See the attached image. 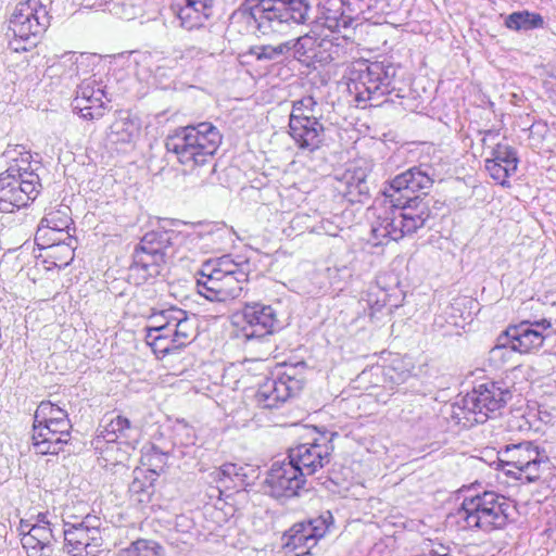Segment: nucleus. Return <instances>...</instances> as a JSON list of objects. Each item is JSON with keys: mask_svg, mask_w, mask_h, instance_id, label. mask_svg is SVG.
<instances>
[{"mask_svg": "<svg viewBox=\"0 0 556 556\" xmlns=\"http://www.w3.org/2000/svg\"><path fill=\"white\" fill-rule=\"evenodd\" d=\"M339 226L330 219H321L317 225H315L312 229L313 232L317 235H326L336 237L339 232Z\"/></svg>", "mask_w": 556, "mask_h": 556, "instance_id": "48", "label": "nucleus"}, {"mask_svg": "<svg viewBox=\"0 0 556 556\" xmlns=\"http://www.w3.org/2000/svg\"><path fill=\"white\" fill-rule=\"evenodd\" d=\"M372 215V238L377 241L376 244H383L384 240L397 241L415 233L426 225L431 211L429 204L419 197L407 200L396 198L395 202L382 199L374 206Z\"/></svg>", "mask_w": 556, "mask_h": 556, "instance_id": "2", "label": "nucleus"}, {"mask_svg": "<svg viewBox=\"0 0 556 556\" xmlns=\"http://www.w3.org/2000/svg\"><path fill=\"white\" fill-rule=\"evenodd\" d=\"M248 261L236 262L223 255L203 263L197 278L198 292L210 301L226 302L239 298L249 277Z\"/></svg>", "mask_w": 556, "mask_h": 556, "instance_id": "4", "label": "nucleus"}, {"mask_svg": "<svg viewBox=\"0 0 556 556\" xmlns=\"http://www.w3.org/2000/svg\"><path fill=\"white\" fill-rule=\"evenodd\" d=\"M498 455L503 467H509L506 469L507 475L528 482L539 480L542 465L548 463L544 450H540L531 441L508 444L498 452Z\"/></svg>", "mask_w": 556, "mask_h": 556, "instance_id": "11", "label": "nucleus"}, {"mask_svg": "<svg viewBox=\"0 0 556 556\" xmlns=\"http://www.w3.org/2000/svg\"><path fill=\"white\" fill-rule=\"evenodd\" d=\"M513 394L507 382L486 381L478 384L464 397V408L473 414L477 424H483L488 418L503 409Z\"/></svg>", "mask_w": 556, "mask_h": 556, "instance_id": "13", "label": "nucleus"}, {"mask_svg": "<svg viewBox=\"0 0 556 556\" xmlns=\"http://www.w3.org/2000/svg\"><path fill=\"white\" fill-rule=\"evenodd\" d=\"M346 5V12L351 17V23L355 20H363L372 22L375 24L380 23L381 15L379 11L381 9L380 0H344Z\"/></svg>", "mask_w": 556, "mask_h": 556, "instance_id": "37", "label": "nucleus"}, {"mask_svg": "<svg viewBox=\"0 0 556 556\" xmlns=\"http://www.w3.org/2000/svg\"><path fill=\"white\" fill-rule=\"evenodd\" d=\"M140 431L129 419L117 415L99 431L92 441L94 450L100 454L103 467L122 466L128 460L139 442Z\"/></svg>", "mask_w": 556, "mask_h": 556, "instance_id": "7", "label": "nucleus"}, {"mask_svg": "<svg viewBox=\"0 0 556 556\" xmlns=\"http://www.w3.org/2000/svg\"><path fill=\"white\" fill-rule=\"evenodd\" d=\"M53 244H39L42 249L50 250L49 256L54 258L56 266H66L74 260V248L72 239L68 240L62 236V240H55Z\"/></svg>", "mask_w": 556, "mask_h": 556, "instance_id": "43", "label": "nucleus"}, {"mask_svg": "<svg viewBox=\"0 0 556 556\" xmlns=\"http://www.w3.org/2000/svg\"><path fill=\"white\" fill-rule=\"evenodd\" d=\"M144 457L147 459V464L151 467L149 469L150 475L153 477L163 470L167 459V455L157 451L155 447H153L152 452L147 454Z\"/></svg>", "mask_w": 556, "mask_h": 556, "instance_id": "47", "label": "nucleus"}, {"mask_svg": "<svg viewBox=\"0 0 556 556\" xmlns=\"http://www.w3.org/2000/svg\"><path fill=\"white\" fill-rule=\"evenodd\" d=\"M242 334L247 340L260 339L281 329L274 306L261 302L245 303L241 309Z\"/></svg>", "mask_w": 556, "mask_h": 556, "instance_id": "19", "label": "nucleus"}, {"mask_svg": "<svg viewBox=\"0 0 556 556\" xmlns=\"http://www.w3.org/2000/svg\"><path fill=\"white\" fill-rule=\"evenodd\" d=\"M396 72L397 67L387 60L359 63L351 73L348 88L357 102L379 101L395 89Z\"/></svg>", "mask_w": 556, "mask_h": 556, "instance_id": "9", "label": "nucleus"}, {"mask_svg": "<svg viewBox=\"0 0 556 556\" xmlns=\"http://www.w3.org/2000/svg\"><path fill=\"white\" fill-rule=\"evenodd\" d=\"M108 101L102 83L88 78L78 85L72 105L83 118L98 119L104 115Z\"/></svg>", "mask_w": 556, "mask_h": 556, "instance_id": "23", "label": "nucleus"}, {"mask_svg": "<svg viewBox=\"0 0 556 556\" xmlns=\"http://www.w3.org/2000/svg\"><path fill=\"white\" fill-rule=\"evenodd\" d=\"M382 377V367L381 366H372L369 369L363 370L356 378V382L358 383V388L368 389L369 386L376 387L378 386V381Z\"/></svg>", "mask_w": 556, "mask_h": 556, "instance_id": "45", "label": "nucleus"}, {"mask_svg": "<svg viewBox=\"0 0 556 556\" xmlns=\"http://www.w3.org/2000/svg\"><path fill=\"white\" fill-rule=\"evenodd\" d=\"M139 125L128 116L116 118L110 126L106 136L108 143L111 146L130 144L139 134Z\"/></svg>", "mask_w": 556, "mask_h": 556, "instance_id": "36", "label": "nucleus"}, {"mask_svg": "<svg viewBox=\"0 0 556 556\" xmlns=\"http://www.w3.org/2000/svg\"><path fill=\"white\" fill-rule=\"evenodd\" d=\"M313 119L308 123L289 122V134L296 148L304 153H313L318 150L326 138V128L321 121Z\"/></svg>", "mask_w": 556, "mask_h": 556, "instance_id": "28", "label": "nucleus"}, {"mask_svg": "<svg viewBox=\"0 0 556 556\" xmlns=\"http://www.w3.org/2000/svg\"><path fill=\"white\" fill-rule=\"evenodd\" d=\"M304 483L303 472L286 458L271 464L264 481V492L279 501L288 500L299 495Z\"/></svg>", "mask_w": 556, "mask_h": 556, "instance_id": "17", "label": "nucleus"}, {"mask_svg": "<svg viewBox=\"0 0 556 556\" xmlns=\"http://www.w3.org/2000/svg\"><path fill=\"white\" fill-rule=\"evenodd\" d=\"M321 121L323 112L321 106L313 96H304L299 100L292 101V109L289 116V122L300 121V123L309 121Z\"/></svg>", "mask_w": 556, "mask_h": 556, "instance_id": "38", "label": "nucleus"}, {"mask_svg": "<svg viewBox=\"0 0 556 556\" xmlns=\"http://www.w3.org/2000/svg\"><path fill=\"white\" fill-rule=\"evenodd\" d=\"M267 50L269 51L265 52L267 58L293 51V56L302 62L329 63L339 55L338 46L331 39L316 38L309 35L285 41L276 47H268L265 51Z\"/></svg>", "mask_w": 556, "mask_h": 556, "instance_id": "14", "label": "nucleus"}, {"mask_svg": "<svg viewBox=\"0 0 556 556\" xmlns=\"http://www.w3.org/2000/svg\"><path fill=\"white\" fill-rule=\"evenodd\" d=\"M253 3L252 14L260 26L269 27L277 31V26L292 21L295 24H303L308 21L311 10L306 0H247Z\"/></svg>", "mask_w": 556, "mask_h": 556, "instance_id": "12", "label": "nucleus"}, {"mask_svg": "<svg viewBox=\"0 0 556 556\" xmlns=\"http://www.w3.org/2000/svg\"><path fill=\"white\" fill-rule=\"evenodd\" d=\"M197 333L195 316L170 306L151 316L150 325L147 327L146 342L156 356L164 357L189 345Z\"/></svg>", "mask_w": 556, "mask_h": 556, "instance_id": "3", "label": "nucleus"}, {"mask_svg": "<svg viewBox=\"0 0 556 556\" xmlns=\"http://www.w3.org/2000/svg\"><path fill=\"white\" fill-rule=\"evenodd\" d=\"M90 55L86 53L65 52L60 61L52 65V68L64 67V74L68 77L78 76L80 71L88 67Z\"/></svg>", "mask_w": 556, "mask_h": 556, "instance_id": "42", "label": "nucleus"}, {"mask_svg": "<svg viewBox=\"0 0 556 556\" xmlns=\"http://www.w3.org/2000/svg\"><path fill=\"white\" fill-rule=\"evenodd\" d=\"M498 136L500 131L495 129L482 132V144L491 149V155L485 159L484 167L493 180L503 187H509L508 179L516 174L519 159L517 151L509 144L502 142L489 144V141L495 140Z\"/></svg>", "mask_w": 556, "mask_h": 556, "instance_id": "16", "label": "nucleus"}, {"mask_svg": "<svg viewBox=\"0 0 556 556\" xmlns=\"http://www.w3.org/2000/svg\"><path fill=\"white\" fill-rule=\"evenodd\" d=\"M543 25L544 20L542 15L529 11L513 12L505 20V26L514 30H530L542 28Z\"/></svg>", "mask_w": 556, "mask_h": 556, "instance_id": "41", "label": "nucleus"}, {"mask_svg": "<svg viewBox=\"0 0 556 556\" xmlns=\"http://www.w3.org/2000/svg\"><path fill=\"white\" fill-rule=\"evenodd\" d=\"M180 431H181V434L186 435L185 440L179 439L178 442L180 444H182V445H192V444H194L195 437H194L192 428H190L188 426H182ZM179 435H180V433L177 432L176 440H178Z\"/></svg>", "mask_w": 556, "mask_h": 556, "instance_id": "49", "label": "nucleus"}, {"mask_svg": "<svg viewBox=\"0 0 556 556\" xmlns=\"http://www.w3.org/2000/svg\"><path fill=\"white\" fill-rule=\"evenodd\" d=\"M73 225L72 210L64 204L50 205L45 211L36 235L37 244H53L55 240H62V236L71 240L70 229Z\"/></svg>", "mask_w": 556, "mask_h": 556, "instance_id": "21", "label": "nucleus"}, {"mask_svg": "<svg viewBox=\"0 0 556 556\" xmlns=\"http://www.w3.org/2000/svg\"><path fill=\"white\" fill-rule=\"evenodd\" d=\"M185 230H152L147 232L139 245L154 253H162L166 260L173 258L185 247Z\"/></svg>", "mask_w": 556, "mask_h": 556, "instance_id": "27", "label": "nucleus"}, {"mask_svg": "<svg viewBox=\"0 0 556 556\" xmlns=\"http://www.w3.org/2000/svg\"><path fill=\"white\" fill-rule=\"evenodd\" d=\"M332 522L330 511L309 519L294 523L285 534V545L295 553V556L308 555L320 539L327 533Z\"/></svg>", "mask_w": 556, "mask_h": 556, "instance_id": "18", "label": "nucleus"}, {"mask_svg": "<svg viewBox=\"0 0 556 556\" xmlns=\"http://www.w3.org/2000/svg\"><path fill=\"white\" fill-rule=\"evenodd\" d=\"M34 424L55 428L56 433L60 434L71 432L72 429L67 412L50 401H42L38 405L34 415Z\"/></svg>", "mask_w": 556, "mask_h": 556, "instance_id": "34", "label": "nucleus"}, {"mask_svg": "<svg viewBox=\"0 0 556 556\" xmlns=\"http://www.w3.org/2000/svg\"><path fill=\"white\" fill-rule=\"evenodd\" d=\"M402 301L403 295L397 282L386 288L378 280L376 285L369 287L366 294V302L374 313L380 312L384 307L392 312L393 308H397L402 304Z\"/></svg>", "mask_w": 556, "mask_h": 556, "instance_id": "33", "label": "nucleus"}, {"mask_svg": "<svg viewBox=\"0 0 556 556\" xmlns=\"http://www.w3.org/2000/svg\"><path fill=\"white\" fill-rule=\"evenodd\" d=\"M168 260L162 253H154L141 245H137L134 252L132 268L142 271L143 277H156Z\"/></svg>", "mask_w": 556, "mask_h": 556, "instance_id": "35", "label": "nucleus"}, {"mask_svg": "<svg viewBox=\"0 0 556 556\" xmlns=\"http://www.w3.org/2000/svg\"><path fill=\"white\" fill-rule=\"evenodd\" d=\"M242 470L243 468L238 467L236 464H225L214 469L210 473V477L212 478V482L220 484L218 488H230V482L233 483L232 488H237L244 484L245 473H243Z\"/></svg>", "mask_w": 556, "mask_h": 556, "instance_id": "40", "label": "nucleus"}, {"mask_svg": "<svg viewBox=\"0 0 556 556\" xmlns=\"http://www.w3.org/2000/svg\"><path fill=\"white\" fill-rule=\"evenodd\" d=\"M0 165L5 166L0 174V211L13 213L35 201L41 181L30 151L22 144H9L0 156Z\"/></svg>", "mask_w": 556, "mask_h": 556, "instance_id": "1", "label": "nucleus"}, {"mask_svg": "<svg viewBox=\"0 0 556 556\" xmlns=\"http://www.w3.org/2000/svg\"><path fill=\"white\" fill-rule=\"evenodd\" d=\"M67 507L62 516L63 528L59 535L63 536L64 549L72 556H96V549L102 545L101 519L86 509L74 511Z\"/></svg>", "mask_w": 556, "mask_h": 556, "instance_id": "8", "label": "nucleus"}, {"mask_svg": "<svg viewBox=\"0 0 556 556\" xmlns=\"http://www.w3.org/2000/svg\"><path fill=\"white\" fill-rule=\"evenodd\" d=\"M333 447L330 441L321 439L313 443L300 444L289 448L287 459L300 468L303 476H311L330 462Z\"/></svg>", "mask_w": 556, "mask_h": 556, "instance_id": "22", "label": "nucleus"}, {"mask_svg": "<svg viewBox=\"0 0 556 556\" xmlns=\"http://www.w3.org/2000/svg\"><path fill=\"white\" fill-rule=\"evenodd\" d=\"M510 507L505 496L484 491L466 495L453 517L460 530L491 532L507 525Z\"/></svg>", "mask_w": 556, "mask_h": 556, "instance_id": "6", "label": "nucleus"}, {"mask_svg": "<svg viewBox=\"0 0 556 556\" xmlns=\"http://www.w3.org/2000/svg\"><path fill=\"white\" fill-rule=\"evenodd\" d=\"M55 541L56 528L48 511L37 514L27 534L21 538L22 546L28 556H43L47 552L50 553Z\"/></svg>", "mask_w": 556, "mask_h": 556, "instance_id": "25", "label": "nucleus"}, {"mask_svg": "<svg viewBox=\"0 0 556 556\" xmlns=\"http://www.w3.org/2000/svg\"><path fill=\"white\" fill-rule=\"evenodd\" d=\"M50 16L40 0H26L15 5L9 20L13 39L9 46L15 52L28 51L36 46L38 37L46 31Z\"/></svg>", "mask_w": 556, "mask_h": 556, "instance_id": "10", "label": "nucleus"}, {"mask_svg": "<svg viewBox=\"0 0 556 556\" xmlns=\"http://www.w3.org/2000/svg\"><path fill=\"white\" fill-rule=\"evenodd\" d=\"M303 388V381L283 372L276 378H268L258 386L255 401L262 408H277Z\"/></svg>", "mask_w": 556, "mask_h": 556, "instance_id": "20", "label": "nucleus"}, {"mask_svg": "<svg viewBox=\"0 0 556 556\" xmlns=\"http://www.w3.org/2000/svg\"><path fill=\"white\" fill-rule=\"evenodd\" d=\"M71 432L56 433L55 428L34 424L33 426V448L36 454L56 455L63 451L64 445L70 441Z\"/></svg>", "mask_w": 556, "mask_h": 556, "instance_id": "31", "label": "nucleus"}, {"mask_svg": "<svg viewBox=\"0 0 556 556\" xmlns=\"http://www.w3.org/2000/svg\"><path fill=\"white\" fill-rule=\"evenodd\" d=\"M366 170L362 167L348 168L337 177L336 190L349 202H363L369 193Z\"/></svg>", "mask_w": 556, "mask_h": 556, "instance_id": "30", "label": "nucleus"}, {"mask_svg": "<svg viewBox=\"0 0 556 556\" xmlns=\"http://www.w3.org/2000/svg\"><path fill=\"white\" fill-rule=\"evenodd\" d=\"M214 0H176L174 10L180 25L188 29L202 27L212 15Z\"/></svg>", "mask_w": 556, "mask_h": 556, "instance_id": "29", "label": "nucleus"}, {"mask_svg": "<svg viewBox=\"0 0 556 556\" xmlns=\"http://www.w3.org/2000/svg\"><path fill=\"white\" fill-rule=\"evenodd\" d=\"M187 250L203 252L220 251L232 242V231L226 226H206L200 229H184Z\"/></svg>", "mask_w": 556, "mask_h": 556, "instance_id": "26", "label": "nucleus"}, {"mask_svg": "<svg viewBox=\"0 0 556 556\" xmlns=\"http://www.w3.org/2000/svg\"><path fill=\"white\" fill-rule=\"evenodd\" d=\"M154 477L143 469L134 470V479L129 484V494L137 503H148L154 493Z\"/></svg>", "mask_w": 556, "mask_h": 556, "instance_id": "39", "label": "nucleus"}, {"mask_svg": "<svg viewBox=\"0 0 556 556\" xmlns=\"http://www.w3.org/2000/svg\"><path fill=\"white\" fill-rule=\"evenodd\" d=\"M430 167H412L397 175L383 190V199H390L395 202L396 198L407 200L409 193L430 189L433 178L430 174Z\"/></svg>", "mask_w": 556, "mask_h": 556, "instance_id": "24", "label": "nucleus"}, {"mask_svg": "<svg viewBox=\"0 0 556 556\" xmlns=\"http://www.w3.org/2000/svg\"><path fill=\"white\" fill-rule=\"evenodd\" d=\"M317 22L331 31H339L351 25L344 0H324L319 4Z\"/></svg>", "mask_w": 556, "mask_h": 556, "instance_id": "32", "label": "nucleus"}, {"mask_svg": "<svg viewBox=\"0 0 556 556\" xmlns=\"http://www.w3.org/2000/svg\"><path fill=\"white\" fill-rule=\"evenodd\" d=\"M161 546L152 541L138 540L119 551L117 556H162Z\"/></svg>", "mask_w": 556, "mask_h": 556, "instance_id": "44", "label": "nucleus"}, {"mask_svg": "<svg viewBox=\"0 0 556 556\" xmlns=\"http://www.w3.org/2000/svg\"><path fill=\"white\" fill-rule=\"evenodd\" d=\"M222 143V135L208 122L188 125L174 130L165 140L166 150L182 165L195 167L208 163Z\"/></svg>", "mask_w": 556, "mask_h": 556, "instance_id": "5", "label": "nucleus"}, {"mask_svg": "<svg viewBox=\"0 0 556 556\" xmlns=\"http://www.w3.org/2000/svg\"><path fill=\"white\" fill-rule=\"evenodd\" d=\"M34 525V519L29 520H21L20 522V535L23 538L27 534L28 528H30Z\"/></svg>", "mask_w": 556, "mask_h": 556, "instance_id": "50", "label": "nucleus"}, {"mask_svg": "<svg viewBox=\"0 0 556 556\" xmlns=\"http://www.w3.org/2000/svg\"><path fill=\"white\" fill-rule=\"evenodd\" d=\"M412 376L410 371L399 370L394 366L382 367V377L384 381L390 383V389H393V386H400L407 381V379Z\"/></svg>", "mask_w": 556, "mask_h": 556, "instance_id": "46", "label": "nucleus"}, {"mask_svg": "<svg viewBox=\"0 0 556 556\" xmlns=\"http://www.w3.org/2000/svg\"><path fill=\"white\" fill-rule=\"evenodd\" d=\"M552 328L549 319L523 320L518 325L509 326L497 339L494 350L509 348L511 351L520 354L530 353L540 349L545 338L544 331Z\"/></svg>", "mask_w": 556, "mask_h": 556, "instance_id": "15", "label": "nucleus"}]
</instances>
